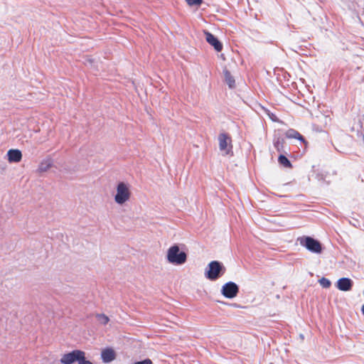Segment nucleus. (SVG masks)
Returning a JSON list of instances; mask_svg holds the SVG:
<instances>
[{
  "label": "nucleus",
  "mask_w": 364,
  "mask_h": 364,
  "mask_svg": "<svg viewBox=\"0 0 364 364\" xmlns=\"http://www.w3.org/2000/svg\"><path fill=\"white\" fill-rule=\"evenodd\" d=\"M218 141L220 150L224 151L225 154H228L232 149L231 138L227 134L222 133L218 136Z\"/></svg>",
  "instance_id": "423d86ee"
},
{
  "label": "nucleus",
  "mask_w": 364,
  "mask_h": 364,
  "mask_svg": "<svg viewBox=\"0 0 364 364\" xmlns=\"http://www.w3.org/2000/svg\"><path fill=\"white\" fill-rule=\"evenodd\" d=\"M287 136L288 138L297 139L300 140L301 141L306 143V141H305L304 136L301 134H300V133H299L297 131H296L294 129L288 130L287 132Z\"/></svg>",
  "instance_id": "f8f14e48"
},
{
  "label": "nucleus",
  "mask_w": 364,
  "mask_h": 364,
  "mask_svg": "<svg viewBox=\"0 0 364 364\" xmlns=\"http://www.w3.org/2000/svg\"><path fill=\"white\" fill-rule=\"evenodd\" d=\"M134 364H152V361L150 359L146 358L141 361L136 362Z\"/></svg>",
  "instance_id": "aec40b11"
},
{
  "label": "nucleus",
  "mask_w": 364,
  "mask_h": 364,
  "mask_svg": "<svg viewBox=\"0 0 364 364\" xmlns=\"http://www.w3.org/2000/svg\"><path fill=\"white\" fill-rule=\"evenodd\" d=\"M319 283L323 288H328L331 284V281L324 277L319 280Z\"/></svg>",
  "instance_id": "a211bd4d"
},
{
  "label": "nucleus",
  "mask_w": 364,
  "mask_h": 364,
  "mask_svg": "<svg viewBox=\"0 0 364 364\" xmlns=\"http://www.w3.org/2000/svg\"><path fill=\"white\" fill-rule=\"evenodd\" d=\"M361 311H362V314L364 315V304L362 306Z\"/></svg>",
  "instance_id": "412c9836"
},
{
  "label": "nucleus",
  "mask_w": 364,
  "mask_h": 364,
  "mask_svg": "<svg viewBox=\"0 0 364 364\" xmlns=\"http://www.w3.org/2000/svg\"><path fill=\"white\" fill-rule=\"evenodd\" d=\"M278 161L281 165L284 166L286 168H289L291 166L289 160L284 155H280L279 156Z\"/></svg>",
  "instance_id": "2eb2a0df"
},
{
  "label": "nucleus",
  "mask_w": 364,
  "mask_h": 364,
  "mask_svg": "<svg viewBox=\"0 0 364 364\" xmlns=\"http://www.w3.org/2000/svg\"><path fill=\"white\" fill-rule=\"evenodd\" d=\"M300 245L305 247L309 251L319 254L322 252V246L319 241L313 237L306 236L299 239Z\"/></svg>",
  "instance_id": "7ed1b4c3"
},
{
  "label": "nucleus",
  "mask_w": 364,
  "mask_h": 364,
  "mask_svg": "<svg viewBox=\"0 0 364 364\" xmlns=\"http://www.w3.org/2000/svg\"><path fill=\"white\" fill-rule=\"evenodd\" d=\"M78 364H92L91 361L86 360L85 353L84 351H81L80 355L77 360Z\"/></svg>",
  "instance_id": "f3484780"
},
{
  "label": "nucleus",
  "mask_w": 364,
  "mask_h": 364,
  "mask_svg": "<svg viewBox=\"0 0 364 364\" xmlns=\"http://www.w3.org/2000/svg\"><path fill=\"white\" fill-rule=\"evenodd\" d=\"M225 272V268L220 262L212 261L205 269V276L210 281H215Z\"/></svg>",
  "instance_id": "f257e3e1"
},
{
  "label": "nucleus",
  "mask_w": 364,
  "mask_h": 364,
  "mask_svg": "<svg viewBox=\"0 0 364 364\" xmlns=\"http://www.w3.org/2000/svg\"><path fill=\"white\" fill-rule=\"evenodd\" d=\"M203 0H186L189 6H198L202 3Z\"/></svg>",
  "instance_id": "6ab92c4d"
},
{
  "label": "nucleus",
  "mask_w": 364,
  "mask_h": 364,
  "mask_svg": "<svg viewBox=\"0 0 364 364\" xmlns=\"http://www.w3.org/2000/svg\"><path fill=\"white\" fill-rule=\"evenodd\" d=\"M52 166V162L50 159L43 161L38 167V171L40 172H46Z\"/></svg>",
  "instance_id": "ddd939ff"
},
{
  "label": "nucleus",
  "mask_w": 364,
  "mask_h": 364,
  "mask_svg": "<svg viewBox=\"0 0 364 364\" xmlns=\"http://www.w3.org/2000/svg\"><path fill=\"white\" fill-rule=\"evenodd\" d=\"M204 35H205L206 41L210 45L213 46V48H215V50L216 51L220 52L222 50L223 45L214 35H213L211 33H210L209 31H204Z\"/></svg>",
  "instance_id": "6e6552de"
},
{
  "label": "nucleus",
  "mask_w": 364,
  "mask_h": 364,
  "mask_svg": "<svg viewBox=\"0 0 364 364\" xmlns=\"http://www.w3.org/2000/svg\"><path fill=\"white\" fill-rule=\"evenodd\" d=\"M130 191L127 184L120 182L117 186V193L114 196V200L117 204L122 205L130 198Z\"/></svg>",
  "instance_id": "20e7f679"
},
{
  "label": "nucleus",
  "mask_w": 364,
  "mask_h": 364,
  "mask_svg": "<svg viewBox=\"0 0 364 364\" xmlns=\"http://www.w3.org/2000/svg\"><path fill=\"white\" fill-rule=\"evenodd\" d=\"M96 317L97 321L102 325H106L109 321L108 316L102 314H97Z\"/></svg>",
  "instance_id": "dca6fc26"
},
{
  "label": "nucleus",
  "mask_w": 364,
  "mask_h": 364,
  "mask_svg": "<svg viewBox=\"0 0 364 364\" xmlns=\"http://www.w3.org/2000/svg\"><path fill=\"white\" fill-rule=\"evenodd\" d=\"M239 292V287L233 282L225 284L221 289V294L226 298H235Z\"/></svg>",
  "instance_id": "39448f33"
},
{
  "label": "nucleus",
  "mask_w": 364,
  "mask_h": 364,
  "mask_svg": "<svg viewBox=\"0 0 364 364\" xmlns=\"http://www.w3.org/2000/svg\"><path fill=\"white\" fill-rule=\"evenodd\" d=\"M353 282L347 277H343L338 280L336 283V287L343 291H348L351 290L353 287Z\"/></svg>",
  "instance_id": "9d476101"
},
{
  "label": "nucleus",
  "mask_w": 364,
  "mask_h": 364,
  "mask_svg": "<svg viewBox=\"0 0 364 364\" xmlns=\"http://www.w3.org/2000/svg\"><path fill=\"white\" fill-rule=\"evenodd\" d=\"M116 352L112 348H106L101 351V359L103 363H109L116 359Z\"/></svg>",
  "instance_id": "1a4fd4ad"
},
{
  "label": "nucleus",
  "mask_w": 364,
  "mask_h": 364,
  "mask_svg": "<svg viewBox=\"0 0 364 364\" xmlns=\"http://www.w3.org/2000/svg\"><path fill=\"white\" fill-rule=\"evenodd\" d=\"M279 142L277 141V143L274 144V146H277Z\"/></svg>",
  "instance_id": "4be33fe9"
},
{
  "label": "nucleus",
  "mask_w": 364,
  "mask_h": 364,
  "mask_svg": "<svg viewBox=\"0 0 364 364\" xmlns=\"http://www.w3.org/2000/svg\"><path fill=\"white\" fill-rule=\"evenodd\" d=\"M81 351V350H74L68 353L63 355L62 358H60L61 363L73 364L75 362H77Z\"/></svg>",
  "instance_id": "0eeeda50"
},
{
  "label": "nucleus",
  "mask_w": 364,
  "mask_h": 364,
  "mask_svg": "<svg viewBox=\"0 0 364 364\" xmlns=\"http://www.w3.org/2000/svg\"><path fill=\"white\" fill-rule=\"evenodd\" d=\"M224 75H225V82H227L228 86L230 88L234 87H235V80H234L233 77L231 75L230 73L228 70H225L224 71Z\"/></svg>",
  "instance_id": "4468645a"
},
{
  "label": "nucleus",
  "mask_w": 364,
  "mask_h": 364,
  "mask_svg": "<svg viewBox=\"0 0 364 364\" xmlns=\"http://www.w3.org/2000/svg\"><path fill=\"white\" fill-rule=\"evenodd\" d=\"M8 161L10 163H17L21 160L22 154L18 149H10L7 152Z\"/></svg>",
  "instance_id": "9b49d317"
},
{
  "label": "nucleus",
  "mask_w": 364,
  "mask_h": 364,
  "mask_svg": "<svg viewBox=\"0 0 364 364\" xmlns=\"http://www.w3.org/2000/svg\"><path fill=\"white\" fill-rule=\"evenodd\" d=\"M166 257L169 263L181 265L186 262L187 255L185 252L180 251L178 245H173L168 250Z\"/></svg>",
  "instance_id": "f03ea898"
}]
</instances>
